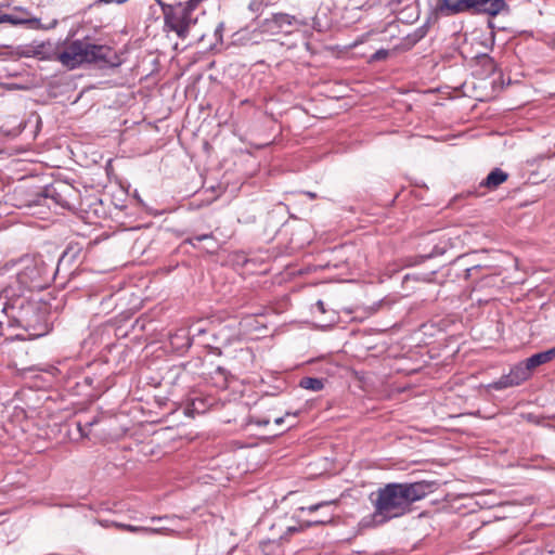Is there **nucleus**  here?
Here are the masks:
<instances>
[{"instance_id": "18", "label": "nucleus", "mask_w": 555, "mask_h": 555, "mask_svg": "<svg viewBox=\"0 0 555 555\" xmlns=\"http://www.w3.org/2000/svg\"><path fill=\"white\" fill-rule=\"evenodd\" d=\"M327 520H304L299 522L298 526H291L286 529L285 533L281 537V540H288V537L297 533L302 532L304 530L315 527V526H323L326 525Z\"/></svg>"}, {"instance_id": "8", "label": "nucleus", "mask_w": 555, "mask_h": 555, "mask_svg": "<svg viewBox=\"0 0 555 555\" xmlns=\"http://www.w3.org/2000/svg\"><path fill=\"white\" fill-rule=\"evenodd\" d=\"M306 25L295 15L279 12L273 13L270 17L263 20V28L269 31V35L275 34H291L293 30Z\"/></svg>"}, {"instance_id": "17", "label": "nucleus", "mask_w": 555, "mask_h": 555, "mask_svg": "<svg viewBox=\"0 0 555 555\" xmlns=\"http://www.w3.org/2000/svg\"><path fill=\"white\" fill-rule=\"evenodd\" d=\"M553 359H555V347L551 348L546 351L534 353L531 357H529L527 360H528V365L532 369H535L542 364H545V363L552 361Z\"/></svg>"}, {"instance_id": "7", "label": "nucleus", "mask_w": 555, "mask_h": 555, "mask_svg": "<svg viewBox=\"0 0 555 555\" xmlns=\"http://www.w3.org/2000/svg\"><path fill=\"white\" fill-rule=\"evenodd\" d=\"M422 260L443 255L450 247V240L439 230L425 234L418 245Z\"/></svg>"}, {"instance_id": "35", "label": "nucleus", "mask_w": 555, "mask_h": 555, "mask_svg": "<svg viewBox=\"0 0 555 555\" xmlns=\"http://www.w3.org/2000/svg\"><path fill=\"white\" fill-rule=\"evenodd\" d=\"M405 0H389V5L393 7V5H399L401 4L402 2H404Z\"/></svg>"}, {"instance_id": "5", "label": "nucleus", "mask_w": 555, "mask_h": 555, "mask_svg": "<svg viewBox=\"0 0 555 555\" xmlns=\"http://www.w3.org/2000/svg\"><path fill=\"white\" fill-rule=\"evenodd\" d=\"M202 1L188 0L184 3L164 5L165 26L175 31L180 38H185L191 25L197 21L194 16V10Z\"/></svg>"}, {"instance_id": "23", "label": "nucleus", "mask_w": 555, "mask_h": 555, "mask_svg": "<svg viewBox=\"0 0 555 555\" xmlns=\"http://www.w3.org/2000/svg\"><path fill=\"white\" fill-rule=\"evenodd\" d=\"M418 41L413 36V34L406 35L404 38H402L401 42L397 46L398 50L401 51H409L411 50Z\"/></svg>"}, {"instance_id": "21", "label": "nucleus", "mask_w": 555, "mask_h": 555, "mask_svg": "<svg viewBox=\"0 0 555 555\" xmlns=\"http://www.w3.org/2000/svg\"><path fill=\"white\" fill-rule=\"evenodd\" d=\"M476 9L477 0H456V15L465 12L476 14Z\"/></svg>"}, {"instance_id": "41", "label": "nucleus", "mask_w": 555, "mask_h": 555, "mask_svg": "<svg viewBox=\"0 0 555 555\" xmlns=\"http://www.w3.org/2000/svg\"><path fill=\"white\" fill-rule=\"evenodd\" d=\"M306 195H308L311 199L317 198V194L312 192H306Z\"/></svg>"}, {"instance_id": "6", "label": "nucleus", "mask_w": 555, "mask_h": 555, "mask_svg": "<svg viewBox=\"0 0 555 555\" xmlns=\"http://www.w3.org/2000/svg\"><path fill=\"white\" fill-rule=\"evenodd\" d=\"M37 204L51 199L55 205L64 209L74 210L79 206L80 192L68 182L55 181L43 188L37 194Z\"/></svg>"}, {"instance_id": "19", "label": "nucleus", "mask_w": 555, "mask_h": 555, "mask_svg": "<svg viewBox=\"0 0 555 555\" xmlns=\"http://www.w3.org/2000/svg\"><path fill=\"white\" fill-rule=\"evenodd\" d=\"M299 386L304 389L320 391L324 387V379L318 377H302L299 382Z\"/></svg>"}, {"instance_id": "26", "label": "nucleus", "mask_w": 555, "mask_h": 555, "mask_svg": "<svg viewBox=\"0 0 555 555\" xmlns=\"http://www.w3.org/2000/svg\"><path fill=\"white\" fill-rule=\"evenodd\" d=\"M389 56V50L379 49L370 57V62L385 61Z\"/></svg>"}, {"instance_id": "43", "label": "nucleus", "mask_w": 555, "mask_h": 555, "mask_svg": "<svg viewBox=\"0 0 555 555\" xmlns=\"http://www.w3.org/2000/svg\"><path fill=\"white\" fill-rule=\"evenodd\" d=\"M160 7L162 9L164 10V5H166L162 0H155Z\"/></svg>"}, {"instance_id": "1", "label": "nucleus", "mask_w": 555, "mask_h": 555, "mask_svg": "<svg viewBox=\"0 0 555 555\" xmlns=\"http://www.w3.org/2000/svg\"><path fill=\"white\" fill-rule=\"evenodd\" d=\"M16 330L37 338L48 334L50 327L44 305L24 292L16 293L10 285L0 295V338L24 339L22 334L14 333Z\"/></svg>"}, {"instance_id": "42", "label": "nucleus", "mask_w": 555, "mask_h": 555, "mask_svg": "<svg viewBox=\"0 0 555 555\" xmlns=\"http://www.w3.org/2000/svg\"><path fill=\"white\" fill-rule=\"evenodd\" d=\"M314 520H327V522H326V524H328V522H331V521H332V517L330 516V517H327V518H321V519H319V517H315V519H314Z\"/></svg>"}, {"instance_id": "2", "label": "nucleus", "mask_w": 555, "mask_h": 555, "mask_svg": "<svg viewBox=\"0 0 555 555\" xmlns=\"http://www.w3.org/2000/svg\"><path fill=\"white\" fill-rule=\"evenodd\" d=\"M433 491V483L390 482L378 488L370 495L374 507L373 521L383 525L412 511L413 503L424 499Z\"/></svg>"}, {"instance_id": "29", "label": "nucleus", "mask_w": 555, "mask_h": 555, "mask_svg": "<svg viewBox=\"0 0 555 555\" xmlns=\"http://www.w3.org/2000/svg\"><path fill=\"white\" fill-rule=\"evenodd\" d=\"M193 412H196V413H201V412H204V406H203V401L199 400V399H194L192 400L191 402V408H190Z\"/></svg>"}, {"instance_id": "36", "label": "nucleus", "mask_w": 555, "mask_h": 555, "mask_svg": "<svg viewBox=\"0 0 555 555\" xmlns=\"http://www.w3.org/2000/svg\"><path fill=\"white\" fill-rule=\"evenodd\" d=\"M195 242H196V241H194V237H193V236L188 237V238H185V240H184V243H185V244H190V245H192V246H195Z\"/></svg>"}, {"instance_id": "28", "label": "nucleus", "mask_w": 555, "mask_h": 555, "mask_svg": "<svg viewBox=\"0 0 555 555\" xmlns=\"http://www.w3.org/2000/svg\"><path fill=\"white\" fill-rule=\"evenodd\" d=\"M250 423L256 424L257 426H267L270 424V420L268 417L260 416H250Z\"/></svg>"}, {"instance_id": "31", "label": "nucleus", "mask_w": 555, "mask_h": 555, "mask_svg": "<svg viewBox=\"0 0 555 555\" xmlns=\"http://www.w3.org/2000/svg\"><path fill=\"white\" fill-rule=\"evenodd\" d=\"M193 237H194V241L202 242V241H205V240L214 238V235L210 232V233H204V234L194 235Z\"/></svg>"}, {"instance_id": "22", "label": "nucleus", "mask_w": 555, "mask_h": 555, "mask_svg": "<svg viewBox=\"0 0 555 555\" xmlns=\"http://www.w3.org/2000/svg\"><path fill=\"white\" fill-rule=\"evenodd\" d=\"M431 23H433V17L429 16L426 22L420 26L418 28H416L412 34L413 36L416 38V40L420 42L423 38H425L429 31V28L431 26Z\"/></svg>"}, {"instance_id": "34", "label": "nucleus", "mask_w": 555, "mask_h": 555, "mask_svg": "<svg viewBox=\"0 0 555 555\" xmlns=\"http://www.w3.org/2000/svg\"><path fill=\"white\" fill-rule=\"evenodd\" d=\"M126 0H98L95 3L96 4H101V3H105V4H108V3H124Z\"/></svg>"}, {"instance_id": "9", "label": "nucleus", "mask_w": 555, "mask_h": 555, "mask_svg": "<svg viewBox=\"0 0 555 555\" xmlns=\"http://www.w3.org/2000/svg\"><path fill=\"white\" fill-rule=\"evenodd\" d=\"M507 179H508L507 172H505L501 168H494L478 184V186H474L473 190H467L465 192V194H466V196H476V197L483 196L486 194V191H495L501 184L506 182Z\"/></svg>"}, {"instance_id": "11", "label": "nucleus", "mask_w": 555, "mask_h": 555, "mask_svg": "<svg viewBox=\"0 0 555 555\" xmlns=\"http://www.w3.org/2000/svg\"><path fill=\"white\" fill-rule=\"evenodd\" d=\"M100 524L103 527L109 526L108 521H100ZM111 525L119 530L128 531L131 533L169 534V533L173 532V530L166 528V527L151 528V527L133 526V525L116 522V521H112Z\"/></svg>"}, {"instance_id": "20", "label": "nucleus", "mask_w": 555, "mask_h": 555, "mask_svg": "<svg viewBox=\"0 0 555 555\" xmlns=\"http://www.w3.org/2000/svg\"><path fill=\"white\" fill-rule=\"evenodd\" d=\"M515 386L516 382L512 379L509 374L502 375L498 380H494L488 385L490 389L494 390H503Z\"/></svg>"}, {"instance_id": "39", "label": "nucleus", "mask_w": 555, "mask_h": 555, "mask_svg": "<svg viewBox=\"0 0 555 555\" xmlns=\"http://www.w3.org/2000/svg\"><path fill=\"white\" fill-rule=\"evenodd\" d=\"M274 423H275L276 425H281V424H283V423H284V417H283V416H281V417H276V418L274 420Z\"/></svg>"}, {"instance_id": "12", "label": "nucleus", "mask_w": 555, "mask_h": 555, "mask_svg": "<svg viewBox=\"0 0 555 555\" xmlns=\"http://www.w3.org/2000/svg\"><path fill=\"white\" fill-rule=\"evenodd\" d=\"M503 11H508L505 0H477L476 14L496 16Z\"/></svg>"}, {"instance_id": "13", "label": "nucleus", "mask_w": 555, "mask_h": 555, "mask_svg": "<svg viewBox=\"0 0 555 555\" xmlns=\"http://www.w3.org/2000/svg\"><path fill=\"white\" fill-rule=\"evenodd\" d=\"M264 35H269L268 30L263 28V21L259 25V27L254 28L251 30L244 29L240 33V40L243 44H260L264 41Z\"/></svg>"}, {"instance_id": "38", "label": "nucleus", "mask_w": 555, "mask_h": 555, "mask_svg": "<svg viewBox=\"0 0 555 555\" xmlns=\"http://www.w3.org/2000/svg\"><path fill=\"white\" fill-rule=\"evenodd\" d=\"M85 383L89 386H92L93 385V378L90 377V376H86L85 377Z\"/></svg>"}, {"instance_id": "37", "label": "nucleus", "mask_w": 555, "mask_h": 555, "mask_svg": "<svg viewBox=\"0 0 555 555\" xmlns=\"http://www.w3.org/2000/svg\"><path fill=\"white\" fill-rule=\"evenodd\" d=\"M163 519H169V517L168 516H153L151 518L152 521L163 520Z\"/></svg>"}, {"instance_id": "4", "label": "nucleus", "mask_w": 555, "mask_h": 555, "mask_svg": "<svg viewBox=\"0 0 555 555\" xmlns=\"http://www.w3.org/2000/svg\"><path fill=\"white\" fill-rule=\"evenodd\" d=\"M15 271V282L22 292L41 291L56 278L53 260L48 262L42 255H25L11 261Z\"/></svg>"}, {"instance_id": "25", "label": "nucleus", "mask_w": 555, "mask_h": 555, "mask_svg": "<svg viewBox=\"0 0 555 555\" xmlns=\"http://www.w3.org/2000/svg\"><path fill=\"white\" fill-rule=\"evenodd\" d=\"M276 0H251L250 3H249V9L253 11V12H257L260 10V8L262 5H271L273 3H275Z\"/></svg>"}, {"instance_id": "30", "label": "nucleus", "mask_w": 555, "mask_h": 555, "mask_svg": "<svg viewBox=\"0 0 555 555\" xmlns=\"http://www.w3.org/2000/svg\"><path fill=\"white\" fill-rule=\"evenodd\" d=\"M328 504H331V502H321V503H318L314 505H310L308 507H299L298 511L304 512L307 509L308 512L312 513V512L318 511L320 507L328 505Z\"/></svg>"}, {"instance_id": "40", "label": "nucleus", "mask_w": 555, "mask_h": 555, "mask_svg": "<svg viewBox=\"0 0 555 555\" xmlns=\"http://www.w3.org/2000/svg\"><path fill=\"white\" fill-rule=\"evenodd\" d=\"M217 373L221 374V375H224L225 374V370L221 366H218L217 370H216Z\"/></svg>"}, {"instance_id": "16", "label": "nucleus", "mask_w": 555, "mask_h": 555, "mask_svg": "<svg viewBox=\"0 0 555 555\" xmlns=\"http://www.w3.org/2000/svg\"><path fill=\"white\" fill-rule=\"evenodd\" d=\"M532 370L533 369L528 365V360L526 359L525 362L512 367L508 374L512 379L516 382V386H518L530 377Z\"/></svg>"}, {"instance_id": "14", "label": "nucleus", "mask_w": 555, "mask_h": 555, "mask_svg": "<svg viewBox=\"0 0 555 555\" xmlns=\"http://www.w3.org/2000/svg\"><path fill=\"white\" fill-rule=\"evenodd\" d=\"M9 16H12L14 20L18 22L11 23L12 25H27L30 28L38 29L40 28V20L31 16L30 12L23 8H15L12 13H8Z\"/></svg>"}, {"instance_id": "32", "label": "nucleus", "mask_w": 555, "mask_h": 555, "mask_svg": "<svg viewBox=\"0 0 555 555\" xmlns=\"http://www.w3.org/2000/svg\"><path fill=\"white\" fill-rule=\"evenodd\" d=\"M18 22L17 20H14L12 16H9V14L3 13L0 14V24L2 23H15Z\"/></svg>"}, {"instance_id": "10", "label": "nucleus", "mask_w": 555, "mask_h": 555, "mask_svg": "<svg viewBox=\"0 0 555 555\" xmlns=\"http://www.w3.org/2000/svg\"><path fill=\"white\" fill-rule=\"evenodd\" d=\"M81 254L82 247L79 243H69L59 258L56 268L54 269L55 274L57 275L62 269L72 272L73 266L80 259Z\"/></svg>"}, {"instance_id": "27", "label": "nucleus", "mask_w": 555, "mask_h": 555, "mask_svg": "<svg viewBox=\"0 0 555 555\" xmlns=\"http://www.w3.org/2000/svg\"><path fill=\"white\" fill-rule=\"evenodd\" d=\"M223 30H224V23H223V22H220V23L216 26V28H215V37H216L217 42H219V43H222V42H223V39H222Z\"/></svg>"}, {"instance_id": "15", "label": "nucleus", "mask_w": 555, "mask_h": 555, "mask_svg": "<svg viewBox=\"0 0 555 555\" xmlns=\"http://www.w3.org/2000/svg\"><path fill=\"white\" fill-rule=\"evenodd\" d=\"M456 0H437L436 5L431 10L434 20L437 21L440 16H453L455 12Z\"/></svg>"}, {"instance_id": "33", "label": "nucleus", "mask_w": 555, "mask_h": 555, "mask_svg": "<svg viewBox=\"0 0 555 555\" xmlns=\"http://www.w3.org/2000/svg\"><path fill=\"white\" fill-rule=\"evenodd\" d=\"M313 308H315L322 314L326 312L325 304L323 300H318Z\"/></svg>"}, {"instance_id": "24", "label": "nucleus", "mask_w": 555, "mask_h": 555, "mask_svg": "<svg viewBox=\"0 0 555 555\" xmlns=\"http://www.w3.org/2000/svg\"><path fill=\"white\" fill-rule=\"evenodd\" d=\"M479 63L486 68L487 72L493 73L496 68V64L492 57L488 54H482L479 56Z\"/></svg>"}, {"instance_id": "3", "label": "nucleus", "mask_w": 555, "mask_h": 555, "mask_svg": "<svg viewBox=\"0 0 555 555\" xmlns=\"http://www.w3.org/2000/svg\"><path fill=\"white\" fill-rule=\"evenodd\" d=\"M56 59L69 69L82 64H93L99 68H114L121 64L111 46L94 42L89 37L70 41L56 52Z\"/></svg>"}, {"instance_id": "44", "label": "nucleus", "mask_w": 555, "mask_h": 555, "mask_svg": "<svg viewBox=\"0 0 555 555\" xmlns=\"http://www.w3.org/2000/svg\"><path fill=\"white\" fill-rule=\"evenodd\" d=\"M51 373H52V374L60 373V370H59L57 367H52Z\"/></svg>"}]
</instances>
